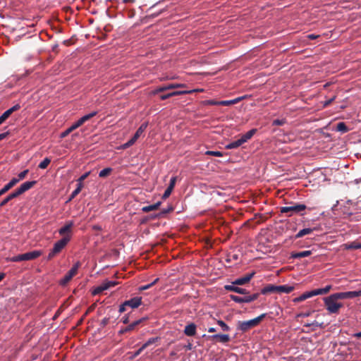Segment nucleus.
<instances>
[{
    "label": "nucleus",
    "mask_w": 361,
    "mask_h": 361,
    "mask_svg": "<svg viewBox=\"0 0 361 361\" xmlns=\"http://www.w3.org/2000/svg\"><path fill=\"white\" fill-rule=\"evenodd\" d=\"M118 283L116 281H104L100 285L94 288L92 293L93 295H99L103 291L115 286Z\"/></svg>",
    "instance_id": "obj_6"
},
{
    "label": "nucleus",
    "mask_w": 361,
    "mask_h": 361,
    "mask_svg": "<svg viewBox=\"0 0 361 361\" xmlns=\"http://www.w3.org/2000/svg\"><path fill=\"white\" fill-rule=\"evenodd\" d=\"M266 317V314H262L257 317L248 320L239 322V329L243 332L248 331L249 329L257 326L261 321Z\"/></svg>",
    "instance_id": "obj_3"
},
{
    "label": "nucleus",
    "mask_w": 361,
    "mask_h": 361,
    "mask_svg": "<svg viewBox=\"0 0 361 361\" xmlns=\"http://www.w3.org/2000/svg\"><path fill=\"white\" fill-rule=\"evenodd\" d=\"M271 293H276V286L269 284L261 290V293L264 295Z\"/></svg>",
    "instance_id": "obj_23"
},
{
    "label": "nucleus",
    "mask_w": 361,
    "mask_h": 361,
    "mask_svg": "<svg viewBox=\"0 0 361 361\" xmlns=\"http://www.w3.org/2000/svg\"><path fill=\"white\" fill-rule=\"evenodd\" d=\"M148 123L147 122L143 123L139 128L135 132V135H133V137L137 140L140 135L143 133V132L146 130L147 127Z\"/></svg>",
    "instance_id": "obj_25"
},
{
    "label": "nucleus",
    "mask_w": 361,
    "mask_h": 361,
    "mask_svg": "<svg viewBox=\"0 0 361 361\" xmlns=\"http://www.w3.org/2000/svg\"><path fill=\"white\" fill-rule=\"evenodd\" d=\"M338 300L341 299L338 296L337 293L323 298L324 306L329 313L338 314L339 312V310L343 307V305L341 302H338Z\"/></svg>",
    "instance_id": "obj_1"
},
{
    "label": "nucleus",
    "mask_w": 361,
    "mask_h": 361,
    "mask_svg": "<svg viewBox=\"0 0 361 361\" xmlns=\"http://www.w3.org/2000/svg\"><path fill=\"white\" fill-rule=\"evenodd\" d=\"M111 171H112L111 168H105L99 171V176L100 178L106 177V176H109Z\"/></svg>",
    "instance_id": "obj_37"
},
{
    "label": "nucleus",
    "mask_w": 361,
    "mask_h": 361,
    "mask_svg": "<svg viewBox=\"0 0 361 361\" xmlns=\"http://www.w3.org/2000/svg\"><path fill=\"white\" fill-rule=\"evenodd\" d=\"M314 228H306L300 230L296 235L295 238H300L303 237L305 235L310 234L313 232Z\"/></svg>",
    "instance_id": "obj_27"
},
{
    "label": "nucleus",
    "mask_w": 361,
    "mask_h": 361,
    "mask_svg": "<svg viewBox=\"0 0 361 361\" xmlns=\"http://www.w3.org/2000/svg\"><path fill=\"white\" fill-rule=\"evenodd\" d=\"M313 297V294H312V291H307V292H305L304 293H302L301 295H300L299 297H297L293 299V302H302L303 300H305L310 298H312Z\"/></svg>",
    "instance_id": "obj_20"
},
{
    "label": "nucleus",
    "mask_w": 361,
    "mask_h": 361,
    "mask_svg": "<svg viewBox=\"0 0 361 361\" xmlns=\"http://www.w3.org/2000/svg\"><path fill=\"white\" fill-rule=\"evenodd\" d=\"M180 94V91H173V92H170L167 94H161L160 96V98L162 100H164L170 97H172L173 95H176V94Z\"/></svg>",
    "instance_id": "obj_38"
},
{
    "label": "nucleus",
    "mask_w": 361,
    "mask_h": 361,
    "mask_svg": "<svg viewBox=\"0 0 361 361\" xmlns=\"http://www.w3.org/2000/svg\"><path fill=\"white\" fill-rule=\"evenodd\" d=\"M73 225L74 224L72 221L66 222V225L59 230V233L61 235H69L71 237L70 233H71V228H73Z\"/></svg>",
    "instance_id": "obj_13"
},
{
    "label": "nucleus",
    "mask_w": 361,
    "mask_h": 361,
    "mask_svg": "<svg viewBox=\"0 0 361 361\" xmlns=\"http://www.w3.org/2000/svg\"><path fill=\"white\" fill-rule=\"evenodd\" d=\"M80 267V262H77L73 265V267L68 271V272L63 276V278L61 279L60 285L66 286L72 279V278L76 275Z\"/></svg>",
    "instance_id": "obj_5"
},
{
    "label": "nucleus",
    "mask_w": 361,
    "mask_h": 361,
    "mask_svg": "<svg viewBox=\"0 0 361 361\" xmlns=\"http://www.w3.org/2000/svg\"><path fill=\"white\" fill-rule=\"evenodd\" d=\"M243 140H241V138H239L238 140H235V141H233V142H231L230 143H228L226 146V149H235V148H238L239 147L240 145H242L243 144Z\"/></svg>",
    "instance_id": "obj_24"
},
{
    "label": "nucleus",
    "mask_w": 361,
    "mask_h": 361,
    "mask_svg": "<svg viewBox=\"0 0 361 361\" xmlns=\"http://www.w3.org/2000/svg\"><path fill=\"white\" fill-rule=\"evenodd\" d=\"M173 208L171 207H168L167 209H164L161 212L162 214H166L169 212L172 211Z\"/></svg>",
    "instance_id": "obj_59"
},
{
    "label": "nucleus",
    "mask_w": 361,
    "mask_h": 361,
    "mask_svg": "<svg viewBox=\"0 0 361 361\" xmlns=\"http://www.w3.org/2000/svg\"><path fill=\"white\" fill-rule=\"evenodd\" d=\"M18 182H19V179H17L16 178H12L7 184H6L0 190V192L1 193V195L5 194L7 191H8L11 188H12Z\"/></svg>",
    "instance_id": "obj_15"
},
{
    "label": "nucleus",
    "mask_w": 361,
    "mask_h": 361,
    "mask_svg": "<svg viewBox=\"0 0 361 361\" xmlns=\"http://www.w3.org/2000/svg\"><path fill=\"white\" fill-rule=\"evenodd\" d=\"M256 132H257L256 129H255V128L251 129L250 130L247 131L246 133L243 135L240 138H241V140H243V142L245 143L248 140H250L255 134Z\"/></svg>",
    "instance_id": "obj_28"
},
{
    "label": "nucleus",
    "mask_w": 361,
    "mask_h": 361,
    "mask_svg": "<svg viewBox=\"0 0 361 361\" xmlns=\"http://www.w3.org/2000/svg\"><path fill=\"white\" fill-rule=\"evenodd\" d=\"M108 323H109V319H108V318H104V319L102 320V322H101V324H102L103 326H106Z\"/></svg>",
    "instance_id": "obj_61"
},
{
    "label": "nucleus",
    "mask_w": 361,
    "mask_h": 361,
    "mask_svg": "<svg viewBox=\"0 0 361 361\" xmlns=\"http://www.w3.org/2000/svg\"><path fill=\"white\" fill-rule=\"evenodd\" d=\"M144 349H145V348H143V345H142V347H141V348H139L136 352H135V353H133V355L131 356V357H132V358H135V357H136L137 356H138V355L141 353V352H142Z\"/></svg>",
    "instance_id": "obj_53"
},
{
    "label": "nucleus",
    "mask_w": 361,
    "mask_h": 361,
    "mask_svg": "<svg viewBox=\"0 0 361 361\" xmlns=\"http://www.w3.org/2000/svg\"><path fill=\"white\" fill-rule=\"evenodd\" d=\"M36 184L35 180L32 181H26L20 185V186L16 189V190L18 193L19 195H22L25 192L27 191L30 188H32Z\"/></svg>",
    "instance_id": "obj_10"
},
{
    "label": "nucleus",
    "mask_w": 361,
    "mask_h": 361,
    "mask_svg": "<svg viewBox=\"0 0 361 361\" xmlns=\"http://www.w3.org/2000/svg\"><path fill=\"white\" fill-rule=\"evenodd\" d=\"M71 240V237L69 235L64 236L62 239L56 242L54 245L52 250L49 252L47 259H52L56 254L59 253L64 247L67 245V243Z\"/></svg>",
    "instance_id": "obj_4"
},
{
    "label": "nucleus",
    "mask_w": 361,
    "mask_h": 361,
    "mask_svg": "<svg viewBox=\"0 0 361 361\" xmlns=\"http://www.w3.org/2000/svg\"><path fill=\"white\" fill-rule=\"evenodd\" d=\"M97 114V111H92L87 115L83 116L79 120H78V121L79 122L80 125L82 126L85 122L87 121L91 118L96 116Z\"/></svg>",
    "instance_id": "obj_26"
},
{
    "label": "nucleus",
    "mask_w": 361,
    "mask_h": 361,
    "mask_svg": "<svg viewBox=\"0 0 361 361\" xmlns=\"http://www.w3.org/2000/svg\"><path fill=\"white\" fill-rule=\"evenodd\" d=\"M259 295V293H254L252 295H247L245 297H240V296L235 295H231L230 298L231 300H233L237 303H244V302L249 303V302H251L257 300L258 298Z\"/></svg>",
    "instance_id": "obj_7"
},
{
    "label": "nucleus",
    "mask_w": 361,
    "mask_h": 361,
    "mask_svg": "<svg viewBox=\"0 0 361 361\" xmlns=\"http://www.w3.org/2000/svg\"><path fill=\"white\" fill-rule=\"evenodd\" d=\"M336 99V96H334L332 98L329 99V100L326 101L324 104V106H328L329 105H330L333 101H334V99Z\"/></svg>",
    "instance_id": "obj_54"
},
{
    "label": "nucleus",
    "mask_w": 361,
    "mask_h": 361,
    "mask_svg": "<svg viewBox=\"0 0 361 361\" xmlns=\"http://www.w3.org/2000/svg\"><path fill=\"white\" fill-rule=\"evenodd\" d=\"M237 286L238 285H233L232 283V285H226L224 286V288L226 290L235 292L242 295H247L249 293V292L245 288H240L238 287Z\"/></svg>",
    "instance_id": "obj_12"
},
{
    "label": "nucleus",
    "mask_w": 361,
    "mask_h": 361,
    "mask_svg": "<svg viewBox=\"0 0 361 361\" xmlns=\"http://www.w3.org/2000/svg\"><path fill=\"white\" fill-rule=\"evenodd\" d=\"M206 154L207 155H212L215 157H222L223 153L220 151H207Z\"/></svg>",
    "instance_id": "obj_43"
},
{
    "label": "nucleus",
    "mask_w": 361,
    "mask_h": 361,
    "mask_svg": "<svg viewBox=\"0 0 361 361\" xmlns=\"http://www.w3.org/2000/svg\"><path fill=\"white\" fill-rule=\"evenodd\" d=\"M311 254H312L311 250H305V251H302V252H292L291 257L293 259L306 257L310 256Z\"/></svg>",
    "instance_id": "obj_22"
},
{
    "label": "nucleus",
    "mask_w": 361,
    "mask_h": 361,
    "mask_svg": "<svg viewBox=\"0 0 361 361\" xmlns=\"http://www.w3.org/2000/svg\"><path fill=\"white\" fill-rule=\"evenodd\" d=\"M10 114L7 111H6L1 116H0V125L3 123L8 117Z\"/></svg>",
    "instance_id": "obj_47"
},
{
    "label": "nucleus",
    "mask_w": 361,
    "mask_h": 361,
    "mask_svg": "<svg viewBox=\"0 0 361 361\" xmlns=\"http://www.w3.org/2000/svg\"><path fill=\"white\" fill-rule=\"evenodd\" d=\"M217 324L221 326L224 331H230V327L222 320H218Z\"/></svg>",
    "instance_id": "obj_39"
},
{
    "label": "nucleus",
    "mask_w": 361,
    "mask_h": 361,
    "mask_svg": "<svg viewBox=\"0 0 361 361\" xmlns=\"http://www.w3.org/2000/svg\"><path fill=\"white\" fill-rule=\"evenodd\" d=\"M9 261L11 262H20V261H23V254L21 255H18L17 256H14L11 258L9 259Z\"/></svg>",
    "instance_id": "obj_46"
},
{
    "label": "nucleus",
    "mask_w": 361,
    "mask_h": 361,
    "mask_svg": "<svg viewBox=\"0 0 361 361\" xmlns=\"http://www.w3.org/2000/svg\"><path fill=\"white\" fill-rule=\"evenodd\" d=\"M312 291L313 296L318 295H325L324 293H323L324 290L322 288L314 289V290H312Z\"/></svg>",
    "instance_id": "obj_49"
},
{
    "label": "nucleus",
    "mask_w": 361,
    "mask_h": 361,
    "mask_svg": "<svg viewBox=\"0 0 361 361\" xmlns=\"http://www.w3.org/2000/svg\"><path fill=\"white\" fill-rule=\"evenodd\" d=\"M175 182H176V178H171V180H170V184L168 186V188H171V189L173 190V188L175 185Z\"/></svg>",
    "instance_id": "obj_57"
},
{
    "label": "nucleus",
    "mask_w": 361,
    "mask_h": 361,
    "mask_svg": "<svg viewBox=\"0 0 361 361\" xmlns=\"http://www.w3.org/2000/svg\"><path fill=\"white\" fill-rule=\"evenodd\" d=\"M211 339L224 343L230 341V336L228 334H215L211 336Z\"/></svg>",
    "instance_id": "obj_17"
},
{
    "label": "nucleus",
    "mask_w": 361,
    "mask_h": 361,
    "mask_svg": "<svg viewBox=\"0 0 361 361\" xmlns=\"http://www.w3.org/2000/svg\"><path fill=\"white\" fill-rule=\"evenodd\" d=\"M183 87H184V86H183V85H182V91H181L182 97L185 94H192V93H194V92L202 91V90H198V89H194V90H183Z\"/></svg>",
    "instance_id": "obj_40"
},
{
    "label": "nucleus",
    "mask_w": 361,
    "mask_h": 361,
    "mask_svg": "<svg viewBox=\"0 0 361 361\" xmlns=\"http://www.w3.org/2000/svg\"><path fill=\"white\" fill-rule=\"evenodd\" d=\"M239 100H240V99L238 98V99H233V100L219 101V106H229V105H231V104H235Z\"/></svg>",
    "instance_id": "obj_32"
},
{
    "label": "nucleus",
    "mask_w": 361,
    "mask_h": 361,
    "mask_svg": "<svg viewBox=\"0 0 361 361\" xmlns=\"http://www.w3.org/2000/svg\"><path fill=\"white\" fill-rule=\"evenodd\" d=\"M90 171H88V172H87V173H84L83 175H82V176L79 178V179H78V183H82V182L85 178H87L88 177V176L90 175Z\"/></svg>",
    "instance_id": "obj_52"
},
{
    "label": "nucleus",
    "mask_w": 361,
    "mask_h": 361,
    "mask_svg": "<svg viewBox=\"0 0 361 361\" xmlns=\"http://www.w3.org/2000/svg\"><path fill=\"white\" fill-rule=\"evenodd\" d=\"M345 248L347 250H357L361 249V243H357V242H353L349 244H345L344 245Z\"/></svg>",
    "instance_id": "obj_30"
},
{
    "label": "nucleus",
    "mask_w": 361,
    "mask_h": 361,
    "mask_svg": "<svg viewBox=\"0 0 361 361\" xmlns=\"http://www.w3.org/2000/svg\"><path fill=\"white\" fill-rule=\"evenodd\" d=\"M337 294L341 300H344V299H348V298H354L356 297L361 296V289L359 290H355V291L340 292V293H337Z\"/></svg>",
    "instance_id": "obj_8"
},
{
    "label": "nucleus",
    "mask_w": 361,
    "mask_h": 361,
    "mask_svg": "<svg viewBox=\"0 0 361 361\" xmlns=\"http://www.w3.org/2000/svg\"><path fill=\"white\" fill-rule=\"evenodd\" d=\"M160 205H161V202H157L155 204L142 207V210L144 212H149L157 209Z\"/></svg>",
    "instance_id": "obj_29"
},
{
    "label": "nucleus",
    "mask_w": 361,
    "mask_h": 361,
    "mask_svg": "<svg viewBox=\"0 0 361 361\" xmlns=\"http://www.w3.org/2000/svg\"><path fill=\"white\" fill-rule=\"evenodd\" d=\"M136 139L134 138L133 137L129 140L127 143H128V145L130 147L131 145H133L135 142H136Z\"/></svg>",
    "instance_id": "obj_58"
},
{
    "label": "nucleus",
    "mask_w": 361,
    "mask_h": 361,
    "mask_svg": "<svg viewBox=\"0 0 361 361\" xmlns=\"http://www.w3.org/2000/svg\"><path fill=\"white\" fill-rule=\"evenodd\" d=\"M307 209V207L304 204H293L291 206H287V207H282L280 209V212L281 213H286L288 214V216H291L293 214H301L302 215V212L305 211Z\"/></svg>",
    "instance_id": "obj_2"
},
{
    "label": "nucleus",
    "mask_w": 361,
    "mask_h": 361,
    "mask_svg": "<svg viewBox=\"0 0 361 361\" xmlns=\"http://www.w3.org/2000/svg\"><path fill=\"white\" fill-rule=\"evenodd\" d=\"M145 320V318H142L136 320L126 327V331H133L137 325H139L142 321Z\"/></svg>",
    "instance_id": "obj_31"
},
{
    "label": "nucleus",
    "mask_w": 361,
    "mask_h": 361,
    "mask_svg": "<svg viewBox=\"0 0 361 361\" xmlns=\"http://www.w3.org/2000/svg\"><path fill=\"white\" fill-rule=\"evenodd\" d=\"M20 104H17L14 105L13 106H12L11 108L8 109L6 111L11 115L13 112L20 109Z\"/></svg>",
    "instance_id": "obj_48"
},
{
    "label": "nucleus",
    "mask_w": 361,
    "mask_h": 361,
    "mask_svg": "<svg viewBox=\"0 0 361 361\" xmlns=\"http://www.w3.org/2000/svg\"><path fill=\"white\" fill-rule=\"evenodd\" d=\"M50 162L51 159L48 157H46L42 161L39 163L38 167L41 169H45L50 164Z\"/></svg>",
    "instance_id": "obj_36"
},
{
    "label": "nucleus",
    "mask_w": 361,
    "mask_h": 361,
    "mask_svg": "<svg viewBox=\"0 0 361 361\" xmlns=\"http://www.w3.org/2000/svg\"><path fill=\"white\" fill-rule=\"evenodd\" d=\"M122 322L123 324H127L129 322V317L128 316H125L122 318Z\"/></svg>",
    "instance_id": "obj_60"
},
{
    "label": "nucleus",
    "mask_w": 361,
    "mask_h": 361,
    "mask_svg": "<svg viewBox=\"0 0 361 361\" xmlns=\"http://www.w3.org/2000/svg\"><path fill=\"white\" fill-rule=\"evenodd\" d=\"M27 173H28V170L27 169L24 170L23 171L20 172L18 175V179H19V180L24 179Z\"/></svg>",
    "instance_id": "obj_51"
},
{
    "label": "nucleus",
    "mask_w": 361,
    "mask_h": 361,
    "mask_svg": "<svg viewBox=\"0 0 361 361\" xmlns=\"http://www.w3.org/2000/svg\"><path fill=\"white\" fill-rule=\"evenodd\" d=\"M178 279H172V278H171V279H169V283H170V284L173 285V283H174L175 282H177L176 287H178V286H179V284H180V282H179V281H178Z\"/></svg>",
    "instance_id": "obj_55"
},
{
    "label": "nucleus",
    "mask_w": 361,
    "mask_h": 361,
    "mask_svg": "<svg viewBox=\"0 0 361 361\" xmlns=\"http://www.w3.org/2000/svg\"><path fill=\"white\" fill-rule=\"evenodd\" d=\"M307 37L310 39H317L318 37V35H313V34H311V35H309L307 36Z\"/></svg>",
    "instance_id": "obj_64"
},
{
    "label": "nucleus",
    "mask_w": 361,
    "mask_h": 361,
    "mask_svg": "<svg viewBox=\"0 0 361 361\" xmlns=\"http://www.w3.org/2000/svg\"><path fill=\"white\" fill-rule=\"evenodd\" d=\"M42 255V252L41 250H33L31 252H28L23 254V261H29L37 259Z\"/></svg>",
    "instance_id": "obj_11"
},
{
    "label": "nucleus",
    "mask_w": 361,
    "mask_h": 361,
    "mask_svg": "<svg viewBox=\"0 0 361 361\" xmlns=\"http://www.w3.org/2000/svg\"><path fill=\"white\" fill-rule=\"evenodd\" d=\"M255 274V272L247 274L245 276H243V277L235 279L234 281L232 282V283L233 285H239V286L246 284L248 282H250V281L254 276Z\"/></svg>",
    "instance_id": "obj_9"
},
{
    "label": "nucleus",
    "mask_w": 361,
    "mask_h": 361,
    "mask_svg": "<svg viewBox=\"0 0 361 361\" xmlns=\"http://www.w3.org/2000/svg\"><path fill=\"white\" fill-rule=\"evenodd\" d=\"M19 195L17 192L16 190L13 191V192L10 193L6 198H4L1 202H0V207H2L5 206L9 201L11 200L18 197Z\"/></svg>",
    "instance_id": "obj_21"
},
{
    "label": "nucleus",
    "mask_w": 361,
    "mask_h": 361,
    "mask_svg": "<svg viewBox=\"0 0 361 361\" xmlns=\"http://www.w3.org/2000/svg\"><path fill=\"white\" fill-rule=\"evenodd\" d=\"M286 123L285 119H275L273 121L272 125L273 126H283Z\"/></svg>",
    "instance_id": "obj_45"
},
{
    "label": "nucleus",
    "mask_w": 361,
    "mask_h": 361,
    "mask_svg": "<svg viewBox=\"0 0 361 361\" xmlns=\"http://www.w3.org/2000/svg\"><path fill=\"white\" fill-rule=\"evenodd\" d=\"M159 340L158 337L155 338H149L146 343H145L142 345L143 348H146L147 347L149 346L150 345L154 343L156 341Z\"/></svg>",
    "instance_id": "obj_42"
},
{
    "label": "nucleus",
    "mask_w": 361,
    "mask_h": 361,
    "mask_svg": "<svg viewBox=\"0 0 361 361\" xmlns=\"http://www.w3.org/2000/svg\"><path fill=\"white\" fill-rule=\"evenodd\" d=\"M80 126H81L79 123V122L77 121L75 123H74L73 124H72V126L71 127H69L68 129H66L65 131H63V133H61L60 135V137L61 138H64L66 137L67 135H68L72 131H73L74 130L77 129L78 128H79Z\"/></svg>",
    "instance_id": "obj_18"
},
{
    "label": "nucleus",
    "mask_w": 361,
    "mask_h": 361,
    "mask_svg": "<svg viewBox=\"0 0 361 361\" xmlns=\"http://www.w3.org/2000/svg\"><path fill=\"white\" fill-rule=\"evenodd\" d=\"M294 290V287L288 285L276 286V293H290Z\"/></svg>",
    "instance_id": "obj_19"
},
{
    "label": "nucleus",
    "mask_w": 361,
    "mask_h": 361,
    "mask_svg": "<svg viewBox=\"0 0 361 361\" xmlns=\"http://www.w3.org/2000/svg\"><path fill=\"white\" fill-rule=\"evenodd\" d=\"M141 302H142V298L140 297H135V298H131L130 300H126L124 302V305L129 306L132 308H136L141 305Z\"/></svg>",
    "instance_id": "obj_14"
},
{
    "label": "nucleus",
    "mask_w": 361,
    "mask_h": 361,
    "mask_svg": "<svg viewBox=\"0 0 361 361\" xmlns=\"http://www.w3.org/2000/svg\"><path fill=\"white\" fill-rule=\"evenodd\" d=\"M331 288H332V286L331 285H328L322 288L324 290L323 293H324V294H326L331 290Z\"/></svg>",
    "instance_id": "obj_56"
},
{
    "label": "nucleus",
    "mask_w": 361,
    "mask_h": 361,
    "mask_svg": "<svg viewBox=\"0 0 361 361\" xmlns=\"http://www.w3.org/2000/svg\"><path fill=\"white\" fill-rule=\"evenodd\" d=\"M8 135V132H6L0 134V141L4 139Z\"/></svg>",
    "instance_id": "obj_62"
},
{
    "label": "nucleus",
    "mask_w": 361,
    "mask_h": 361,
    "mask_svg": "<svg viewBox=\"0 0 361 361\" xmlns=\"http://www.w3.org/2000/svg\"><path fill=\"white\" fill-rule=\"evenodd\" d=\"M82 188V184L81 183H78L77 188L72 192L70 200L74 198L77 195L80 193Z\"/></svg>",
    "instance_id": "obj_34"
},
{
    "label": "nucleus",
    "mask_w": 361,
    "mask_h": 361,
    "mask_svg": "<svg viewBox=\"0 0 361 361\" xmlns=\"http://www.w3.org/2000/svg\"><path fill=\"white\" fill-rule=\"evenodd\" d=\"M197 326L194 323L187 325L184 329V334L188 336H193L196 334Z\"/></svg>",
    "instance_id": "obj_16"
},
{
    "label": "nucleus",
    "mask_w": 361,
    "mask_h": 361,
    "mask_svg": "<svg viewBox=\"0 0 361 361\" xmlns=\"http://www.w3.org/2000/svg\"><path fill=\"white\" fill-rule=\"evenodd\" d=\"M126 305H124V303H123V304H122V305L120 306V307H119V312H124V311L126 310Z\"/></svg>",
    "instance_id": "obj_63"
},
{
    "label": "nucleus",
    "mask_w": 361,
    "mask_h": 361,
    "mask_svg": "<svg viewBox=\"0 0 361 361\" xmlns=\"http://www.w3.org/2000/svg\"><path fill=\"white\" fill-rule=\"evenodd\" d=\"M158 281H159V278H157L152 283H149L147 285H145V286H140L139 289L140 290H147V289L149 288L150 287H152L155 283H157Z\"/></svg>",
    "instance_id": "obj_41"
},
{
    "label": "nucleus",
    "mask_w": 361,
    "mask_h": 361,
    "mask_svg": "<svg viewBox=\"0 0 361 361\" xmlns=\"http://www.w3.org/2000/svg\"><path fill=\"white\" fill-rule=\"evenodd\" d=\"M172 190H173L171 189V188H167L166 190H165L164 193L163 194L162 198H164V199L167 198L171 195Z\"/></svg>",
    "instance_id": "obj_50"
},
{
    "label": "nucleus",
    "mask_w": 361,
    "mask_h": 361,
    "mask_svg": "<svg viewBox=\"0 0 361 361\" xmlns=\"http://www.w3.org/2000/svg\"><path fill=\"white\" fill-rule=\"evenodd\" d=\"M336 130L337 131L342 132V133H346L348 131V128L343 122H340L336 126Z\"/></svg>",
    "instance_id": "obj_33"
},
{
    "label": "nucleus",
    "mask_w": 361,
    "mask_h": 361,
    "mask_svg": "<svg viewBox=\"0 0 361 361\" xmlns=\"http://www.w3.org/2000/svg\"><path fill=\"white\" fill-rule=\"evenodd\" d=\"M175 86L173 85H163V86H161L159 87V88H157L156 90H155V93H158V92H164V91H166V90H169L171 89H173L174 88Z\"/></svg>",
    "instance_id": "obj_35"
},
{
    "label": "nucleus",
    "mask_w": 361,
    "mask_h": 361,
    "mask_svg": "<svg viewBox=\"0 0 361 361\" xmlns=\"http://www.w3.org/2000/svg\"><path fill=\"white\" fill-rule=\"evenodd\" d=\"M204 104H206V105L219 106V101H216V100H214V99H209V100L204 101Z\"/></svg>",
    "instance_id": "obj_44"
}]
</instances>
